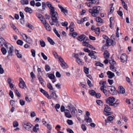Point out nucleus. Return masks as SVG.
Instances as JSON below:
<instances>
[{
  "mask_svg": "<svg viewBox=\"0 0 133 133\" xmlns=\"http://www.w3.org/2000/svg\"><path fill=\"white\" fill-rule=\"evenodd\" d=\"M50 14L51 15V18L52 21H49V23L51 25H53L58 20V18L59 17L58 14L54 10L53 11L50 12Z\"/></svg>",
  "mask_w": 133,
  "mask_h": 133,
  "instance_id": "1",
  "label": "nucleus"
},
{
  "mask_svg": "<svg viewBox=\"0 0 133 133\" xmlns=\"http://www.w3.org/2000/svg\"><path fill=\"white\" fill-rule=\"evenodd\" d=\"M115 99L113 97H110L105 99L106 102L107 103L109 104V105L113 106L114 107H117L119 103L117 102L114 103L115 101Z\"/></svg>",
  "mask_w": 133,
  "mask_h": 133,
  "instance_id": "2",
  "label": "nucleus"
},
{
  "mask_svg": "<svg viewBox=\"0 0 133 133\" xmlns=\"http://www.w3.org/2000/svg\"><path fill=\"white\" fill-rule=\"evenodd\" d=\"M22 124L23 127L26 130L29 131L32 127V125L29 122L24 121L22 123Z\"/></svg>",
  "mask_w": 133,
  "mask_h": 133,
  "instance_id": "3",
  "label": "nucleus"
},
{
  "mask_svg": "<svg viewBox=\"0 0 133 133\" xmlns=\"http://www.w3.org/2000/svg\"><path fill=\"white\" fill-rule=\"evenodd\" d=\"M90 115L89 112L87 111L86 112V115L85 116V119L84 121L87 123V124L88 123H90V125L91 127V118H90L89 116Z\"/></svg>",
  "mask_w": 133,
  "mask_h": 133,
  "instance_id": "4",
  "label": "nucleus"
},
{
  "mask_svg": "<svg viewBox=\"0 0 133 133\" xmlns=\"http://www.w3.org/2000/svg\"><path fill=\"white\" fill-rule=\"evenodd\" d=\"M68 108L69 109L72 114L73 116H75V111L76 110V109L75 107L71 104H69L68 106Z\"/></svg>",
  "mask_w": 133,
  "mask_h": 133,
  "instance_id": "5",
  "label": "nucleus"
},
{
  "mask_svg": "<svg viewBox=\"0 0 133 133\" xmlns=\"http://www.w3.org/2000/svg\"><path fill=\"white\" fill-rule=\"evenodd\" d=\"M110 90H109V91L111 94L113 95H116L117 94V91L115 87L112 86H111L109 87Z\"/></svg>",
  "mask_w": 133,
  "mask_h": 133,
  "instance_id": "6",
  "label": "nucleus"
},
{
  "mask_svg": "<svg viewBox=\"0 0 133 133\" xmlns=\"http://www.w3.org/2000/svg\"><path fill=\"white\" fill-rule=\"evenodd\" d=\"M99 12V11L97 10V6H94L92 9V16H96L98 15Z\"/></svg>",
  "mask_w": 133,
  "mask_h": 133,
  "instance_id": "7",
  "label": "nucleus"
},
{
  "mask_svg": "<svg viewBox=\"0 0 133 133\" xmlns=\"http://www.w3.org/2000/svg\"><path fill=\"white\" fill-rule=\"evenodd\" d=\"M19 79H21L20 80V82L19 84V87L22 88L24 89L25 88H26V86L24 82L21 78H20Z\"/></svg>",
  "mask_w": 133,
  "mask_h": 133,
  "instance_id": "8",
  "label": "nucleus"
},
{
  "mask_svg": "<svg viewBox=\"0 0 133 133\" xmlns=\"http://www.w3.org/2000/svg\"><path fill=\"white\" fill-rule=\"evenodd\" d=\"M121 62L124 63L127 60V57L126 55L125 54H123L121 55Z\"/></svg>",
  "mask_w": 133,
  "mask_h": 133,
  "instance_id": "9",
  "label": "nucleus"
},
{
  "mask_svg": "<svg viewBox=\"0 0 133 133\" xmlns=\"http://www.w3.org/2000/svg\"><path fill=\"white\" fill-rule=\"evenodd\" d=\"M40 91L43 93L48 99H51V97L49 95L48 92L44 90L42 88H41L40 89Z\"/></svg>",
  "mask_w": 133,
  "mask_h": 133,
  "instance_id": "10",
  "label": "nucleus"
},
{
  "mask_svg": "<svg viewBox=\"0 0 133 133\" xmlns=\"http://www.w3.org/2000/svg\"><path fill=\"white\" fill-rule=\"evenodd\" d=\"M117 92L119 93L123 94L125 92V89L122 86H120L118 87Z\"/></svg>",
  "mask_w": 133,
  "mask_h": 133,
  "instance_id": "11",
  "label": "nucleus"
},
{
  "mask_svg": "<svg viewBox=\"0 0 133 133\" xmlns=\"http://www.w3.org/2000/svg\"><path fill=\"white\" fill-rule=\"evenodd\" d=\"M107 75L108 76L109 78L111 79L115 76L114 74L110 71H108L107 72Z\"/></svg>",
  "mask_w": 133,
  "mask_h": 133,
  "instance_id": "12",
  "label": "nucleus"
},
{
  "mask_svg": "<svg viewBox=\"0 0 133 133\" xmlns=\"http://www.w3.org/2000/svg\"><path fill=\"white\" fill-rule=\"evenodd\" d=\"M13 51V48H10L8 51V55L7 56V58L8 59H9L10 57L12 56V53Z\"/></svg>",
  "mask_w": 133,
  "mask_h": 133,
  "instance_id": "13",
  "label": "nucleus"
},
{
  "mask_svg": "<svg viewBox=\"0 0 133 133\" xmlns=\"http://www.w3.org/2000/svg\"><path fill=\"white\" fill-rule=\"evenodd\" d=\"M46 4L49 8L50 9V12L53 11L55 10L54 8L52 6L51 3L49 2H46Z\"/></svg>",
  "mask_w": 133,
  "mask_h": 133,
  "instance_id": "14",
  "label": "nucleus"
},
{
  "mask_svg": "<svg viewBox=\"0 0 133 133\" xmlns=\"http://www.w3.org/2000/svg\"><path fill=\"white\" fill-rule=\"evenodd\" d=\"M110 41V40L109 39L107 40L106 41V43L105 45L107 46L108 45L110 46L111 44H112V45H115V42H114L113 40H111V42Z\"/></svg>",
  "mask_w": 133,
  "mask_h": 133,
  "instance_id": "15",
  "label": "nucleus"
},
{
  "mask_svg": "<svg viewBox=\"0 0 133 133\" xmlns=\"http://www.w3.org/2000/svg\"><path fill=\"white\" fill-rule=\"evenodd\" d=\"M25 38H26V39H25V41L29 43H30L32 42V40L31 38L29 37H28L27 35H25Z\"/></svg>",
  "mask_w": 133,
  "mask_h": 133,
  "instance_id": "16",
  "label": "nucleus"
},
{
  "mask_svg": "<svg viewBox=\"0 0 133 133\" xmlns=\"http://www.w3.org/2000/svg\"><path fill=\"white\" fill-rule=\"evenodd\" d=\"M65 115L66 117L70 118L71 117V116L70 114L69 111L68 110H66L65 111Z\"/></svg>",
  "mask_w": 133,
  "mask_h": 133,
  "instance_id": "17",
  "label": "nucleus"
},
{
  "mask_svg": "<svg viewBox=\"0 0 133 133\" xmlns=\"http://www.w3.org/2000/svg\"><path fill=\"white\" fill-rule=\"evenodd\" d=\"M5 46L6 47L7 49H10V48H13V46L11 45L9 43H4V44Z\"/></svg>",
  "mask_w": 133,
  "mask_h": 133,
  "instance_id": "18",
  "label": "nucleus"
},
{
  "mask_svg": "<svg viewBox=\"0 0 133 133\" xmlns=\"http://www.w3.org/2000/svg\"><path fill=\"white\" fill-rule=\"evenodd\" d=\"M24 11L26 12H28L30 14L32 13V9L28 7H26L25 8Z\"/></svg>",
  "mask_w": 133,
  "mask_h": 133,
  "instance_id": "19",
  "label": "nucleus"
},
{
  "mask_svg": "<svg viewBox=\"0 0 133 133\" xmlns=\"http://www.w3.org/2000/svg\"><path fill=\"white\" fill-rule=\"evenodd\" d=\"M15 51L16 55L17 57L18 58H21L22 57V55L21 54L19 53V51L17 50H15Z\"/></svg>",
  "mask_w": 133,
  "mask_h": 133,
  "instance_id": "20",
  "label": "nucleus"
},
{
  "mask_svg": "<svg viewBox=\"0 0 133 133\" xmlns=\"http://www.w3.org/2000/svg\"><path fill=\"white\" fill-rule=\"evenodd\" d=\"M38 127L39 124H36L34 127L33 129V131L35 132H37L38 130L39 129L38 128Z\"/></svg>",
  "mask_w": 133,
  "mask_h": 133,
  "instance_id": "21",
  "label": "nucleus"
},
{
  "mask_svg": "<svg viewBox=\"0 0 133 133\" xmlns=\"http://www.w3.org/2000/svg\"><path fill=\"white\" fill-rule=\"evenodd\" d=\"M82 44L84 46L88 47L90 48H91V46L90 45L88 44V43L86 41H83L82 42Z\"/></svg>",
  "mask_w": 133,
  "mask_h": 133,
  "instance_id": "22",
  "label": "nucleus"
},
{
  "mask_svg": "<svg viewBox=\"0 0 133 133\" xmlns=\"http://www.w3.org/2000/svg\"><path fill=\"white\" fill-rule=\"evenodd\" d=\"M104 58L105 59H108L109 56V54L107 50L105 51L104 53Z\"/></svg>",
  "mask_w": 133,
  "mask_h": 133,
  "instance_id": "23",
  "label": "nucleus"
},
{
  "mask_svg": "<svg viewBox=\"0 0 133 133\" xmlns=\"http://www.w3.org/2000/svg\"><path fill=\"white\" fill-rule=\"evenodd\" d=\"M97 53L95 51H92V58H93L95 59H97L98 57L95 54Z\"/></svg>",
  "mask_w": 133,
  "mask_h": 133,
  "instance_id": "24",
  "label": "nucleus"
},
{
  "mask_svg": "<svg viewBox=\"0 0 133 133\" xmlns=\"http://www.w3.org/2000/svg\"><path fill=\"white\" fill-rule=\"evenodd\" d=\"M44 25L47 30L49 31L50 30L51 28L48 23L47 22L46 23L44 24Z\"/></svg>",
  "mask_w": 133,
  "mask_h": 133,
  "instance_id": "25",
  "label": "nucleus"
},
{
  "mask_svg": "<svg viewBox=\"0 0 133 133\" xmlns=\"http://www.w3.org/2000/svg\"><path fill=\"white\" fill-rule=\"evenodd\" d=\"M85 36L84 35H82L79 36L77 38L78 40L81 41H82L83 40L84 41V39Z\"/></svg>",
  "mask_w": 133,
  "mask_h": 133,
  "instance_id": "26",
  "label": "nucleus"
},
{
  "mask_svg": "<svg viewBox=\"0 0 133 133\" xmlns=\"http://www.w3.org/2000/svg\"><path fill=\"white\" fill-rule=\"evenodd\" d=\"M36 15L38 18L40 20H41V19H43L44 18V17L39 13H36Z\"/></svg>",
  "mask_w": 133,
  "mask_h": 133,
  "instance_id": "27",
  "label": "nucleus"
},
{
  "mask_svg": "<svg viewBox=\"0 0 133 133\" xmlns=\"http://www.w3.org/2000/svg\"><path fill=\"white\" fill-rule=\"evenodd\" d=\"M105 108L104 109V111H110L111 110V108L109 106L107 105H104Z\"/></svg>",
  "mask_w": 133,
  "mask_h": 133,
  "instance_id": "28",
  "label": "nucleus"
},
{
  "mask_svg": "<svg viewBox=\"0 0 133 133\" xmlns=\"http://www.w3.org/2000/svg\"><path fill=\"white\" fill-rule=\"evenodd\" d=\"M47 75H48V77L50 79H54V78H55V76L53 74H49V73H47Z\"/></svg>",
  "mask_w": 133,
  "mask_h": 133,
  "instance_id": "29",
  "label": "nucleus"
},
{
  "mask_svg": "<svg viewBox=\"0 0 133 133\" xmlns=\"http://www.w3.org/2000/svg\"><path fill=\"white\" fill-rule=\"evenodd\" d=\"M40 44L41 46L42 47H44L45 46V42L42 39L40 40Z\"/></svg>",
  "mask_w": 133,
  "mask_h": 133,
  "instance_id": "30",
  "label": "nucleus"
},
{
  "mask_svg": "<svg viewBox=\"0 0 133 133\" xmlns=\"http://www.w3.org/2000/svg\"><path fill=\"white\" fill-rule=\"evenodd\" d=\"M20 2L22 5H26L29 3L28 0H21Z\"/></svg>",
  "mask_w": 133,
  "mask_h": 133,
  "instance_id": "31",
  "label": "nucleus"
},
{
  "mask_svg": "<svg viewBox=\"0 0 133 133\" xmlns=\"http://www.w3.org/2000/svg\"><path fill=\"white\" fill-rule=\"evenodd\" d=\"M77 63L80 65H82L83 64V62H82V60L80 58H77V59H76Z\"/></svg>",
  "mask_w": 133,
  "mask_h": 133,
  "instance_id": "32",
  "label": "nucleus"
},
{
  "mask_svg": "<svg viewBox=\"0 0 133 133\" xmlns=\"http://www.w3.org/2000/svg\"><path fill=\"white\" fill-rule=\"evenodd\" d=\"M96 103L99 105L102 106L103 105V102L101 100H97L96 101Z\"/></svg>",
  "mask_w": 133,
  "mask_h": 133,
  "instance_id": "33",
  "label": "nucleus"
},
{
  "mask_svg": "<svg viewBox=\"0 0 133 133\" xmlns=\"http://www.w3.org/2000/svg\"><path fill=\"white\" fill-rule=\"evenodd\" d=\"M121 1L122 2V5L123 6V7L125 10H127L128 7L126 4L125 3V2L122 0H121Z\"/></svg>",
  "mask_w": 133,
  "mask_h": 133,
  "instance_id": "34",
  "label": "nucleus"
},
{
  "mask_svg": "<svg viewBox=\"0 0 133 133\" xmlns=\"http://www.w3.org/2000/svg\"><path fill=\"white\" fill-rule=\"evenodd\" d=\"M51 96L54 98L55 99L57 97V96L56 95L55 91H53L51 95Z\"/></svg>",
  "mask_w": 133,
  "mask_h": 133,
  "instance_id": "35",
  "label": "nucleus"
},
{
  "mask_svg": "<svg viewBox=\"0 0 133 133\" xmlns=\"http://www.w3.org/2000/svg\"><path fill=\"white\" fill-rule=\"evenodd\" d=\"M95 65L96 66H99L101 67H103V64L99 62H96L95 64Z\"/></svg>",
  "mask_w": 133,
  "mask_h": 133,
  "instance_id": "36",
  "label": "nucleus"
},
{
  "mask_svg": "<svg viewBox=\"0 0 133 133\" xmlns=\"http://www.w3.org/2000/svg\"><path fill=\"white\" fill-rule=\"evenodd\" d=\"M47 40L51 44L54 45L55 44V43L54 41L50 37H48L47 38Z\"/></svg>",
  "mask_w": 133,
  "mask_h": 133,
  "instance_id": "37",
  "label": "nucleus"
},
{
  "mask_svg": "<svg viewBox=\"0 0 133 133\" xmlns=\"http://www.w3.org/2000/svg\"><path fill=\"white\" fill-rule=\"evenodd\" d=\"M1 50L3 54L4 55H5L7 53L6 50V49L4 47H3L1 49Z\"/></svg>",
  "mask_w": 133,
  "mask_h": 133,
  "instance_id": "38",
  "label": "nucleus"
},
{
  "mask_svg": "<svg viewBox=\"0 0 133 133\" xmlns=\"http://www.w3.org/2000/svg\"><path fill=\"white\" fill-rule=\"evenodd\" d=\"M96 21L97 22H99L102 23V19L101 18L99 17H98L95 18Z\"/></svg>",
  "mask_w": 133,
  "mask_h": 133,
  "instance_id": "39",
  "label": "nucleus"
},
{
  "mask_svg": "<svg viewBox=\"0 0 133 133\" xmlns=\"http://www.w3.org/2000/svg\"><path fill=\"white\" fill-rule=\"evenodd\" d=\"M114 65H111L110 66V69L113 72H116V68L114 66Z\"/></svg>",
  "mask_w": 133,
  "mask_h": 133,
  "instance_id": "40",
  "label": "nucleus"
},
{
  "mask_svg": "<svg viewBox=\"0 0 133 133\" xmlns=\"http://www.w3.org/2000/svg\"><path fill=\"white\" fill-rule=\"evenodd\" d=\"M45 69L46 71H49L50 69V68L49 65L48 64H46L45 66Z\"/></svg>",
  "mask_w": 133,
  "mask_h": 133,
  "instance_id": "41",
  "label": "nucleus"
},
{
  "mask_svg": "<svg viewBox=\"0 0 133 133\" xmlns=\"http://www.w3.org/2000/svg\"><path fill=\"white\" fill-rule=\"evenodd\" d=\"M55 33V34L57 35L58 37L60 38V35L58 33V32L56 30V29L54 28L53 29Z\"/></svg>",
  "mask_w": 133,
  "mask_h": 133,
  "instance_id": "42",
  "label": "nucleus"
},
{
  "mask_svg": "<svg viewBox=\"0 0 133 133\" xmlns=\"http://www.w3.org/2000/svg\"><path fill=\"white\" fill-rule=\"evenodd\" d=\"M61 11L63 12L65 15H66V14L68 13V11L67 10L65 9H64V8L62 9L61 10Z\"/></svg>",
  "mask_w": 133,
  "mask_h": 133,
  "instance_id": "43",
  "label": "nucleus"
},
{
  "mask_svg": "<svg viewBox=\"0 0 133 133\" xmlns=\"http://www.w3.org/2000/svg\"><path fill=\"white\" fill-rule=\"evenodd\" d=\"M23 41L20 39L18 40L17 42V44L20 45H22L23 44Z\"/></svg>",
  "mask_w": 133,
  "mask_h": 133,
  "instance_id": "44",
  "label": "nucleus"
},
{
  "mask_svg": "<svg viewBox=\"0 0 133 133\" xmlns=\"http://www.w3.org/2000/svg\"><path fill=\"white\" fill-rule=\"evenodd\" d=\"M18 125V123L16 121H15L13 122V126L14 127H16Z\"/></svg>",
  "mask_w": 133,
  "mask_h": 133,
  "instance_id": "45",
  "label": "nucleus"
},
{
  "mask_svg": "<svg viewBox=\"0 0 133 133\" xmlns=\"http://www.w3.org/2000/svg\"><path fill=\"white\" fill-rule=\"evenodd\" d=\"M109 63L111 65H114L116 64V62L113 59H111L109 60Z\"/></svg>",
  "mask_w": 133,
  "mask_h": 133,
  "instance_id": "46",
  "label": "nucleus"
},
{
  "mask_svg": "<svg viewBox=\"0 0 133 133\" xmlns=\"http://www.w3.org/2000/svg\"><path fill=\"white\" fill-rule=\"evenodd\" d=\"M26 26L31 29L33 30L34 29V26L29 23H28L26 24Z\"/></svg>",
  "mask_w": 133,
  "mask_h": 133,
  "instance_id": "47",
  "label": "nucleus"
},
{
  "mask_svg": "<svg viewBox=\"0 0 133 133\" xmlns=\"http://www.w3.org/2000/svg\"><path fill=\"white\" fill-rule=\"evenodd\" d=\"M84 71L86 74H88L89 73V69L85 67H84Z\"/></svg>",
  "mask_w": 133,
  "mask_h": 133,
  "instance_id": "48",
  "label": "nucleus"
},
{
  "mask_svg": "<svg viewBox=\"0 0 133 133\" xmlns=\"http://www.w3.org/2000/svg\"><path fill=\"white\" fill-rule=\"evenodd\" d=\"M100 29L99 28L97 27L96 29L95 30L94 32L97 34H98L100 32Z\"/></svg>",
  "mask_w": 133,
  "mask_h": 133,
  "instance_id": "49",
  "label": "nucleus"
},
{
  "mask_svg": "<svg viewBox=\"0 0 133 133\" xmlns=\"http://www.w3.org/2000/svg\"><path fill=\"white\" fill-rule=\"evenodd\" d=\"M132 99H127L126 100V102L127 103L130 104L131 103H132Z\"/></svg>",
  "mask_w": 133,
  "mask_h": 133,
  "instance_id": "50",
  "label": "nucleus"
},
{
  "mask_svg": "<svg viewBox=\"0 0 133 133\" xmlns=\"http://www.w3.org/2000/svg\"><path fill=\"white\" fill-rule=\"evenodd\" d=\"M114 116L113 115L109 116L108 118V119L109 121H111L114 119Z\"/></svg>",
  "mask_w": 133,
  "mask_h": 133,
  "instance_id": "51",
  "label": "nucleus"
},
{
  "mask_svg": "<svg viewBox=\"0 0 133 133\" xmlns=\"http://www.w3.org/2000/svg\"><path fill=\"white\" fill-rule=\"evenodd\" d=\"M47 87L50 90H53V88L52 87L51 84L50 83H49L47 84Z\"/></svg>",
  "mask_w": 133,
  "mask_h": 133,
  "instance_id": "52",
  "label": "nucleus"
},
{
  "mask_svg": "<svg viewBox=\"0 0 133 133\" xmlns=\"http://www.w3.org/2000/svg\"><path fill=\"white\" fill-rule=\"evenodd\" d=\"M41 55L43 58L45 60H46L48 59L47 57L42 52L41 53Z\"/></svg>",
  "mask_w": 133,
  "mask_h": 133,
  "instance_id": "53",
  "label": "nucleus"
},
{
  "mask_svg": "<svg viewBox=\"0 0 133 133\" xmlns=\"http://www.w3.org/2000/svg\"><path fill=\"white\" fill-rule=\"evenodd\" d=\"M4 42L5 40L3 38H0V43L1 44L2 46L3 44H4Z\"/></svg>",
  "mask_w": 133,
  "mask_h": 133,
  "instance_id": "54",
  "label": "nucleus"
},
{
  "mask_svg": "<svg viewBox=\"0 0 133 133\" xmlns=\"http://www.w3.org/2000/svg\"><path fill=\"white\" fill-rule=\"evenodd\" d=\"M20 16L21 18L20 19L21 20H22L24 19V16L23 13L21 11H20L19 12Z\"/></svg>",
  "mask_w": 133,
  "mask_h": 133,
  "instance_id": "55",
  "label": "nucleus"
},
{
  "mask_svg": "<svg viewBox=\"0 0 133 133\" xmlns=\"http://www.w3.org/2000/svg\"><path fill=\"white\" fill-rule=\"evenodd\" d=\"M95 97L97 98H99L101 97V95L99 93H96L95 95Z\"/></svg>",
  "mask_w": 133,
  "mask_h": 133,
  "instance_id": "56",
  "label": "nucleus"
},
{
  "mask_svg": "<svg viewBox=\"0 0 133 133\" xmlns=\"http://www.w3.org/2000/svg\"><path fill=\"white\" fill-rule=\"evenodd\" d=\"M14 90L15 91V93L16 94V95L18 97H20L21 96V95L19 92L18 90L17 89H15Z\"/></svg>",
  "mask_w": 133,
  "mask_h": 133,
  "instance_id": "57",
  "label": "nucleus"
},
{
  "mask_svg": "<svg viewBox=\"0 0 133 133\" xmlns=\"http://www.w3.org/2000/svg\"><path fill=\"white\" fill-rule=\"evenodd\" d=\"M99 3V1L97 0H92V4H98Z\"/></svg>",
  "mask_w": 133,
  "mask_h": 133,
  "instance_id": "58",
  "label": "nucleus"
},
{
  "mask_svg": "<svg viewBox=\"0 0 133 133\" xmlns=\"http://www.w3.org/2000/svg\"><path fill=\"white\" fill-rule=\"evenodd\" d=\"M31 52L32 56L34 57L35 56V51L34 50L32 49L31 50Z\"/></svg>",
  "mask_w": 133,
  "mask_h": 133,
  "instance_id": "59",
  "label": "nucleus"
},
{
  "mask_svg": "<svg viewBox=\"0 0 133 133\" xmlns=\"http://www.w3.org/2000/svg\"><path fill=\"white\" fill-rule=\"evenodd\" d=\"M38 78L40 83L41 84H42L44 82L42 78L41 77V76L39 77H38Z\"/></svg>",
  "mask_w": 133,
  "mask_h": 133,
  "instance_id": "60",
  "label": "nucleus"
},
{
  "mask_svg": "<svg viewBox=\"0 0 133 133\" xmlns=\"http://www.w3.org/2000/svg\"><path fill=\"white\" fill-rule=\"evenodd\" d=\"M36 116L35 112L34 111L31 112L30 114V116L31 117H33Z\"/></svg>",
  "mask_w": 133,
  "mask_h": 133,
  "instance_id": "61",
  "label": "nucleus"
},
{
  "mask_svg": "<svg viewBox=\"0 0 133 133\" xmlns=\"http://www.w3.org/2000/svg\"><path fill=\"white\" fill-rule=\"evenodd\" d=\"M72 56L76 58V59H77V58H79L78 57V55L77 54H76L75 53H74L72 54Z\"/></svg>",
  "mask_w": 133,
  "mask_h": 133,
  "instance_id": "62",
  "label": "nucleus"
},
{
  "mask_svg": "<svg viewBox=\"0 0 133 133\" xmlns=\"http://www.w3.org/2000/svg\"><path fill=\"white\" fill-rule=\"evenodd\" d=\"M111 112H108V111H104V114L108 116V115H111Z\"/></svg>",
  "mask_w": 133,
  "mask_h": 133,
  "instance_id": "63",
  "label": "nucleus"
},
{
  "mask_svg": "<svg viewBox=\"0 0 133 133\" xmlns=\"http://www.w3.org/2000/svg\"><path fill=\"white\" fill-rule=\"evenodd\" d=\"M66 130L69 133H74V131L72 130L69 128H67L66 129Z\"/></svg>",
  "mask_w": 133,
  "mask_h": 133,
  "instance_id": "64",
  "label": "nucleus"
}]
</instances>
